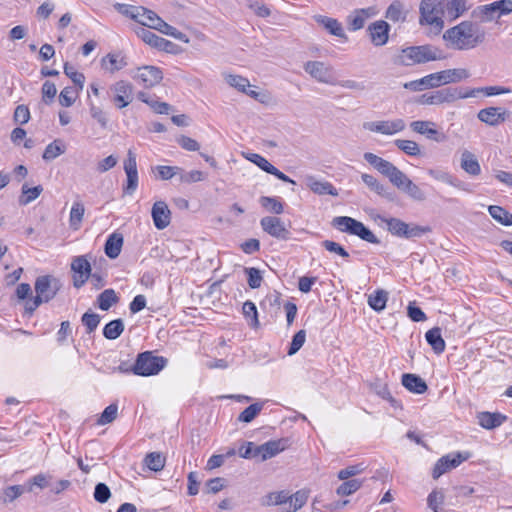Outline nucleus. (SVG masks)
Masks as SVG:
<instances>
[{"instance_id": "f257e3e1", "label": "nucleus", "mask_w": 512, "mask_h": 512, "mask_svg": "<svg viewBox=\"0 0 512 512\" xmlns=\"http://www.w3.org/2000/svg\"><path fill=\"white\" fill-rule=\"evenodd\" d=\"M363 158L380 174L388 178L393 186L405 193L409 198L418 202L426 200L424 191L393 163L371 152L364 153Z\"/></svg>"}, {"instance_id": "f03ea898", "label": "nucleus", "mask_w": 512, "mask_h": 512, "mask_svg": "<svg viewBox=\"0 0 512 512\" xmlns=\"http://www.w3.org/2000/svg\"><path fill=\"white\" fill-rule=\"evenodd\" d=\"M443 39L454 50H471L485 42L486 31L480 23L465 20L447 29Z\"/></svg>"}, {"instance_id": "7ed1b4c3", "label": "nucleus", "mask_w": 512, "mask_h": 512, "mask_svg": "<svg viewBox=\"0 0 512 512\" xmlns=\"http://www.w3.org/2000/svg\"><path fill=\"white\" fill-rule=\"evenodd\" d=\"M440 59L442 56L438 48L432 45H420L403 48L397 56L396 62L399 65L412 66Z\"/></svg>"}, {"instance_id": "20e7f679", "label": "nucleus", "mask_w": 512, "mask_h": 512, "mask_svg": "<svg viewBox=\"0 0 512 512\" xmlns=\"http://www.w3.org/2000/svg\"><path fill=\"white\" fill-rule=\"evenodd\" d=\"M332 225L341 232L358 236L360 239L372 243L379 244L380 240L375 234L366 227L362 222L348 216H338L332 220Z\"/></svg>"}, {"instance_id": "39448f33", "label": "nucleus", "mask_w": 512, "mask_h": 512, "mask_svg": "<svg viewBox=\"0 0 512 512\" xmlns=\"http://www.w3.org/2000/svg\"><path fill=\"white\" fill-rule=\"evenodd\" d=\"M167 364V359L154 355L152 351L141 352L131 366L132 373L139 376L158 374Z\"/></svg>"}, {"instance_id": "423d86ee", "label": "nucleus", "mask_w": 512, "mask_h": 512, "mask_svg": "<svg viewBox=\"0 0 512 512\" xmlns=\"http://www.w3.org/2000/svg\"><path fill=\"white\" fill-rule=\"evenodd\" d=\"M387 230L394 236L406 239L420 238L431 232L429 226H421L414 223H406L399 218L384 219Z\"/></svg>"}, {"instance_id": "0eeeda50", "label": "nucleus", "mask_w": 512, "mask_h": 512, "mask_svg": "<svg viewBox=\"0 0 512 512\" xmlns=\"http://www.w3.org/2000/svg\"><path fill=\"white\" fill-rule=\"evenodd\" d=\"M429 89L438 88L442 85L458 83L470 77V73L464 68L447 69L426 75Z\"/></svg>"}, {"instance_id": "6e6552de", "label": "nucleus", "mask_w": 512, "mask_h": 512, "mask_svg": "<svg viewBox=\"0 0 512 512\" xmlns=\"http://www.w3.org/2000/svg\"><path fill=\"white\" fill-rule=\"evenodd\" d=\"M419 10L421 25H431L439 30L444 27V21L439 15L437 0H421Z\"/></svg>"}, {"instance_id": "1a4fd4ad", "label": "nucleus", "mask_w": 512, "mask_h": 512, "mask_svg": "<svg viewBox=\"0 0 512 512\" xmlns=\"http://www.w3.org/2000/svg\"><path fill=\"white\" fill-rule=\"evenodd\" d=\"M61 287L60 280L51 275L37 277L34 284L35 292L45 298V303L51 301Z\"/></svg>"}, {"instance_id": "9d476101", "label": "nucleus", "mask_w": 512, "mask_h": 512, "mask_svg": "<svg viewBox=\"0 0 512 512\" xmlns=\"http://www.w3.org/2000/svg\"><path fill=\"white\" fill-rule=\"evenodd\" d=\"M304 70L318 82L334 85L333 68L321 61H308L304 64Z\"/></svg>"}, {"instance_id": "9b49d317", "label": "nucleus", "mask_w": 512, "mask_h": 512, "mask_svg": "<svg viewBox=\"0 0 512 512\" xmlns=\"http://www.w3.org/2000/svg\"><path fill=\"white\" fill-rule=\"evenodd\" d=\"M467 459V456H464L462 453H449L447 455L442 456L434 465L432 470L433 479L440 478L443 474L451 471L452 469L458 467L463 461Z\"/></svg>"}, {"instance_id": "f8f14e48", "label": "nucleus", "mask_w": 512, "mask_h": 512, "mask_svg": "<svg viewBox=\"0 0 512 512\" xmlns=\"http://www.w3.org/2000/svg\"><path fill=\"white\" fill-rule=\"evenodd\" d=\"M264 232L279 240L290 239V231L285 227L284 222L274 216H266L260 220Z\"/></svg>"}, {"instance_id": "ddd939ff", "label": "nucleus", "mask_w": 512, "mask_h": 512, "mask_svg": "<svg viewBox=\"0 0 512 512\" xmlns=\"http://www.w3.org/2000/svg\"><path fill=\"white\" fill-rule=\"evenodd\" d=\"M379 14L377 6H369L366 8L355 9L347 17L348 29L350 31H358L365 26L368 19Z\"/></svg>"}, {"instance_id": "4468645a", "label": "nucleus", "mask_w": 512, "mask_h": 512, "mask_svg": "<svg viewBox=\"0 0 512 512\" xmlns=\"http://www.w3.org/2000/svg\"><path fill=\"white\" fill-rule=\"evenodd\" d=\"M390 25L384 20H377L367 27L371 43L376 47L384 46L389 40Z\"/></svg>"}, {"instance_id": "2eb2a0df", "label": "nucleus", "mask_w": 512, "mask_h": 512, "mask_svg": "<svg viewBox=\"0 0 512 512\" xmlns=\"http://www.w3.org/2000/svg\"><path fill=\"white\" fill-rule=\"evenodd\" d=\"M364 128L384 135H393L405 129V122L402 119L367 122L364 124Z\"/></svg>"}, {"instance_id": "dca6fc26", "label": "nucleus", "mask_w": 512, "mask_h": 512, "mask_svg": "<svg viewBox=\"0 0 512 512\" xmlns=\"http://www.w3.org/2000/svg\"><path fill=\"white\" fill-rule=\"evenodd\" d=\"M136 33L146 44L158 50L172 52L175 47L173 42L156 35L144 27H139Z\"/></svg>"}, {"instance_id": "f3484780", "label": "nucleus", "mask_w": 512, "mask_h": 512, "mask_svg": "<svg viewBox=\"0 0 512 512\" xmlns=\"http://www.w3.org/2000/svg\"><path fill=\"white\" fill-rule=\"evenodd\" d=\"M134 78L145 88H151L160 83L163 79V73L161 69L156 66H143L138 68Z\"/></svg>"}, {"instance_id": "a211bd4d", "label": "nucleus", "mask_w": 512, "mask_h": 512, "mask_svg": "<svg viewBox=\"0 0 512 512\" xmlns=\"http://www.w3.org/2000/svg\"><path fill=\"white\" fill-rule=\"evenodd\" d=\"M111 89L115 93L114 102L119 109L125 108L132 102L133 86L131 83L120 80Z\"/></svg>"}, {"instance_id": "6ab92c4d", "label": "nucleus", "mask_w": 512, "mask_h": 512, "mask_svg": "<svg viewBox=\"0 0 512 512\" xmlns=\"http://www.w3.org/2000/svg\"><path fill=\"white\" fill-rule=\"evenodd\" d=\"M509 115V111L501 107H488L481 109L478 112L477 117L481 122L489 126H498L505 122Z\"/></svg>"}, {"instance_id": "aec40b11", "label": "nucleus", "mask_w": 512, "mask_h": 512, "mask_svg": "<svg viewBox=\"0 0 512 512\" xmlns=\"http://www.w3.org/2000/svg\"><path fill=\"white\" fill-rule=\"evenodd\" d=\"M151 216L154 226L158 230H163L170 225L171 211L164 201H157L153 204Z\"/></svg>"}, {"instance_id": "412c9836", "label": "nucleus", "mask_w": 512, "mask_h": 512, "mask_svg": "<svg viewBox=\"0 0 512 512\" xmlns=\"http://www.w3.org/2000/svg\"><path fill=\"white\" fill-rule=\"evenodd\" d=\"M411 129L421 135L426 136L429 140L441 142L445 136L435 128V123L431 121L417 120L410 124Z\"/></svg>"}, {"instance_id": "4be33fe9", "label": "nucleus", "mask_w": 512, "mask_h": 512, "mask_svg": "<svg viewBox=\"0 0 512 512\" xmlns=\"http://www.w3.org/2000/svg\"><path fill=\"white\" fill-rule=\"evenodd\" d=\"M306 186L317 195L338 196V190L328 181L319 180L314 176H306Z\"/></svg>"}, {"instance_id": "5701e85b", "label": "nucleus", "mask_w": 512, "mask_h": 512, "mask_svg": "<svg viewBox=\"0 0 512 512\" xmlns=\"http://www.w3.org/2000/svg\"><path fill=\"white\" fill-rule=\"evenodd\" d=\"M135 11L136 14L132 15L133 20L142 26L156 30V27H158L161 18L154 11L142 6H138Z\"/></svg>"}, {"instance_id": "b1692460", "label": "nucleus", "mask_w": 512, "mask_h": 512, "mask_svg": "<svg viewBox=\"0 0 512 512\" xmlns=\"http://www.w3.org/2000/svg\"><path fill=\"white\" fill-rule=\"evenodd\" d=\"M361 179L364 184L377 195L389 200H394V193L389 190L387 186L381 183L376 177L371 174L363 173Z\"/></svg>"}, {"instance_id": "393cba45", "label": "nucleus", "mask_w": 512, "mask_h": 512, "mask_svg": "<svg viewBox=\"0 0 512 512\" xmlns=\"http://www.w3.org/2000/svg\"><path fill=\"white\" fill-rule=\"evenodd\" d=\"M467 10L466 0H445L442 14L450 20H456Z\"/></svg>"}, {"instance_id": "a878e982", "label": "nucleus", "mask_w": 512, "mask_h": 512, "mask_svg": "<svg viewBox=\"0 0 512 512\" xmlns=\"http://www.w3.org/2000/svg\"><path fill=\"white\" fill-rule=\"evenodd\" d=\"M308 497L309 491L306 489L298 490L292 495L288 493L287 506L282 507L281 512H296L306 504Z\"/></svg>"}, {"instance_id": "bb28decb", "label": "nucleus", "mask_w": 512, "mask_h": 512, "mask_svg": "<svg viewBox=\"0 0 512 512\" xmlns=\"http://www.w3.org/2000/svg\"><path fill=\"white\" fill-rule=\"evenodd\" d=\"M507 417L501 413L479 412L477 414L478 424L484 429H494L499 427Z\"/></svg>"}, {"instance_id": "cd10ccee", "label": "nucleus", "mask_w": 512, "mask_h": 512, "mask_svg": "<svg viewBox=\"0 0 512 512\" xmlns=\"http://www.w3.org/2000/svg\"><path fill=\"white\" fill-rule=\"evenodd\" d=\"M433 105L451 104L458 100L455 87H446L431 92Z\"/></svg>"}, {"instance_id": "c85d7f7f", "label": "nucleus", "mask_w": 512, "mask_h": 512, "mask_svg": "<svg viewBox=\"0 0 512 512\" xmlns=\"http://www.w3.org/2000/svg\"><path fill=\"white\" fill-rule=\"evenodd\" d=\"M315 20L317 23L322 25L331 35L347 39L341 23L337 19L323 15H317L315 16Z\"/></svg>"}, {"instance_id": "c756f323", "label": "nucleus", "mask_w": 512, "mask_h": 512, "mask_svg": "<svg viewBox=\"0 0 512 512\" xmlns=\"http://www.w3.org/2000/svg\"><path fill=\"white\" fill-rule=\"evenodd\" d=\"M123 236L120 233H112L107 238L104 245V252L110 259H115L119 256L123 246Z\"/></svg>"}, {"instance_id": "7c9ffc66", "label": "nucleus", "mask_w": 512, "mask_h": 512, "mask_svg": "<svg viewBox=\"0 0 512 512\" xmlns=\"http://www.w3.org/2000/svg\"><path fill=\"white\" fill-rule=\"evenodd\" d=\"M408 15V10L405 9L404 4L399 0H394L387 8L385 17L394 22H405Z\"/></svg>"}, {"instance_id": "2f4dec72", "label": "nucleus", "mask_w": 512, "mask_h": 512, "mask_svg": "<svg viewBox=\"0 0 512 512\" xmlns=\"http://www.w3.org/2000/svg\"><path fill=\"white\" fill-rule=\"evenodd\" d=\"M288 447L287 439L270 440L261 445L264 450L263 461L274 457L278 453L284 451Z\"/></svg>"}, {"instance_id": "473e14b6", "label": "nucleus", "mask_w": 512, "mask_h": 512, "mask_svg": "<svg viewBox=\"0 0 512 512\" xmlns=\"http://www.w3.org/2000/svg\"><path fill=\"white\" fill-rule=\"evenodd\" d=\"M461 168L472 176H477L481 173V167L477 158L469 151H464L461 155Z\"/></svg>"}, {"instance_id": "72a5a7b5", "label": "nucleus", "mask_w": 512, "mask_h": 512, "mask_svg": "<svg viewBox=\"0 0 512 512\" xmlns=\"http://www.w3.org/2000/svg\"><path fill=\"white\" fill-rule=\"evenodd\" d=\"M427 343L432 347L435 353L440 354L445 350V341L441 335V329L434 327L425 334Z\"/></svg>"}, {"instance_id": "f704fd0d", "label": "nucleus", "mask_w": 512, "mask_h": 512, "mask_svg": "<svg viewBox=\"0 0 512 512\" xmlns=\"http://www.w3.org/2000/svg\"><path fill=\"white\" fill-rule=\"evenodd\" d=\"M137 97L140 101L146 103L157 114H168L171 110V106L168 103L159 102L155 97H151L145 92H139Z\"/></svg>"}, {"instance_id": "c9c22d12", "label": "nucleus", "mask_w": 512, "mask_h": 512, "mask_svg": "<svg viewBox=\"0 0 512 512\" xmlns=\"http://www.w3.org/2000/svg\"><path fill=\"white\" fill-rule=\"evenodd\" d=\"M428 174L437 181L465 190L464 183L448 172L438 169H429Z\"/></svg>"}, {"instance_id": "e433bc0d", "label": "nucleus", "mask_w": 512, "mask_h": 512, "mask_svg": "<svg viewBox=\"0 0 512 512\" xmlns=\"http://www.w3.org/2000/svg\"><path fill=\"white\" fill-rule=\"evenodd\" d=\"M472 14L482 22L492 21L494 18H498L496 3L492 2L490 4L478 6Z\"/></svg>"}, {"instance_id": "4c0bfd02", "label": "nucleus", "mask_w": 512, "mask_h": 512, "mask_svg": "<svg viewBox=\"0 0 512 512\" xmlns=\"http://www.w3.org/2000/svg\"><path fill=\"white\" fill-rule=\"evenodd\" d=\"M288 503V492L287 491H279V492H270L264 497L261 498L262 506H287Z\"/></svg>"}, {"instance_id": "58836bf2", "label": "nucleus", "mask_w": 512, "mask_h": 512, "mask_svg": "<svg viewBox=\"0 0 512 512\" xmlns=\"http://www.w3.org/2000/svg\"><path fill=\"white\" fill-rule=\"evenodd\" d=\"M124 322L122 319H114L108 322L103 328V336L108 340H115L124 331Z\"/></svg>"}, {"instance_id": "ea45409f", "label": "nucleus", "mask_w": 512, "mask_h": 512, "mask_svg": "<svg viewBox=\"0 0 512 512\" xmlns=\"http://www.w3.org/2000/svg\"><path fill=\"white\" fill-rule=\"evenodd\" d=\"M84 213H85L84 205L79 201L74 202L71 207L70 217H69V225H70L71 229L78 230L80 228L81 223L83 221Z\"/></svg>"}, {"instance_id": "a19ab883", "label": "nucleus", "mask_w": 512, "mask_h": 512, "mask_svg": "<svg viewBox=\"0 0 512 512\" xmlns=\"http://www.w3.org/2000/svg\"><path fill=\"white\" fill-rule=\"evenodd\" d=\"M118 301L119 298L113 289H105L97 297L98 306L103 311L109 310Z\"/></svg>"}, {"instance_id": "79ce46f5", "label": "nucleus", "mask_w": 512, "mask_h": 512, "mask_svg": "<svg viewBox=\"0 0 512 512\" xmlns=\"http://www.w3.org/2000/svg\"><path fill=\"white\" fill-rule=\"evenodd\" d=\"M491 217L504 226L512 225V214L501 206L491 205L488 208Z\"/></svg>"}, {"instance_id": "37998d69", "label": "nucleus", "mask_w": 512, "mask_h": 512, "mask_svg": "<svg viewBox=\"0 0 512 512\" xmlns=\"http://www.w3.org/2000/svg\"><path fill=\"white\" fill-rule=\"evenodd\" d=\"M65 150L66 147L62 140L56 139L46 146L42 157L45 161H52L61 154L65 153Z\"/></svg>"}, {"instance_id": "c03bdc74", "label": "nucleus", "mask_w": 512, "mask_h": 512, "mask_svg": "<svg viewBox=\"0 0 512 512\" xmlns=\"http://www.w3.org/2000/svg\"><path fill=\"white\" fill-rule=\"evenodd\" d=\"M102 65L105 67V69L111 73H114L115 71L125 67L127 62L124 57L110 53L102 59Z\"/></svg>"}, {"instance_id": "a18cd8bd", "label": "nucleus", "mask_w": 512, "mask_h": 512, "mask_svg": "<svg viewBox=\"0 0 512 512\" xmlns=\"http://www.w3.org/2000/svg\"><path fill=\"white\" fill-rule=\"evenodd\" d=\"M388 301V292L382 289L377 290L374 294L368 297L369 306L377 312L385 309Z\"/></svg>"}, {"instance_id": "49530a36", "label": "nucleus", "mask_w": 512, "mask_h": 512, "mask_svg": "<svg viewBox=\"0 0 512 512\" xmlns=\"http://www.w3.org/2000/svg\"><path fill=\"white\" fill-rule=\"evenodd\" d=\"M363 484L362 480L359 479H347L338 486L336 494L338 496H349L358 491Z\"/></svg>"}, {"instance_id": "de8ad7c7", "label": "nucleus", "mask_w": 512, "mask_h": 512, "mask_svg": "<svg viewBox=\"0 0 512 512\" xmlns=\"http://www.w3.org/2000/svg\"><path fill=\"white\" fill-rule=\"evenodd\" d=\"M147 467L155 472L161 471L165 466V457L159 452H151L145 457Z\"/></svg>"}, {"instance_id": "09e8293b", "label": "nucleus", "mask_w": 512, "mask_h": 512, "mask_svg": "<svg viewBox=\"0 0 512 512\" xmlns=\"http://www.w3.org/2000/svg\"><path fill=\"white\" fill-rule=\"evenodd\" d=\"M43 191V188L41 185H37L35 187H28L27 184H24L22 186V196L19 199V203L21 205H27L30 202L34 201L36 198L39 197L41 192Z\"/></svg>"}, {"instance_id": "8fccbe9b", "label": "nucleus", "mask_w": 512, "mask_h": 512, "mask_svg": "<svg viewBox=\"0 0 512 512\" xmlns=\"http://www.w3.org/2000/svg\"><path fill=\"white\" fill-rule=\"evenodd\" d=\"M242 311L245 318L249 321L250 326L257 328L259 326V320L256 305L252 301L248 300L244 302Z\"/></svg>"}, {"instance_id": "3c124183", "label": "nucleus", "mask_w": 512, "mask_h": 512, "mask_svg": "<svg viewBox=\"0 0 512 512\" xmlns=\"http://www.w3.org/2000/svg\"><path fill=\"white\" fill-rule=\"evenodd\" d=\"M71 270L75 274L91 275V265L86 256H77L72 260Z\"/></svg>"}, {"instance_id": "603ef678", "label": "nucleus", "mask_w": 512, "mask_h": 512, "mask_svg": "<svg viewBox=\"0 0 512 512\" xmlns=\"http://www.w3.org/2000/svg\"><path fill=\"white\" fill-rule=\"evenodd\" d=\"M259 202L262 205V207H264L266 210H268L272 213H275V214L283 213V210H284L283 204L276 197L262 196L259 199Z\"/></svg>"}, {"instance_id": "864d4df0", "label": "nucleus", "mask_w": 512, "mask_h": 512, "mask_svg": "<svg viewBox=\"0 0 512 512\" xmlns=\"http://www.w3.org/2000/svg\"><path fill=\"white\" fill-rule=\"evenodd\" d=\"M224 79L227 84L240 92H246V88L251 87L249 80L240 75L227 74Z\"/></svg>"}, {"instance_id": "5fc2aeb1", "label": "nucleus", "mask_w": 512, "mask_h": 512, "mask_svg": "<svg viewBox=\"0 0 512 512\" xmlns=\"http://www.w3.org/2000/svg\"><path fill=\"white\" fill-rule=\"evenodd\" d=\"M263 403H254L245 408L238 416V421L250 423L262 410Z\"/></svg>"}, {"instance_id": "6e6d98bb", "label": "nucleus", "mask_w": 512, "mask_h": 512, "mask_svg": "<svg viewBox=\"0 0 512 512\" xmlns=\"http://www.w3.org/2000/svg\"><path fill=\"white\" fill-rule=\"evenodd\" d=\"M394 143L398 149H400L401 151H403L405 154H407L409 156L420 155L419 145L415 141L397 139V140H395Z\"/></svg>"}, {"instance_id": "4d7b16f0", "label": "nucleus", "mask_w": 512, "mask_h": 512, "mask_svg": "<svg viewBox=\"0 0 512 512\" xmlns=\"http://www.w3.org/2000/svg\"><path fill=\"white\" fill-rule=\"evenodd\" d=\"M64 73L78 87V90L83 89L85 82V76L83 73L76 71L74 67L68 62L64 64Z\"/></svg>"}, {"instance_id": "13d9d810", "label": "nucleus", "mask_w": 512, "mask_h": 512, "mask_svg": "<svg viewBox=\"0 0 512 512\" xmlns=\"http://www.w3.org/2000/svg\"><path fill=\"white\" fill-rule=\"evenodd\" d=\"M156 30L161 32L162 34L171 36L175 39L182 40L187 42L186 35L182 33L181 31L177 30L175 27L169 25L166 23L163 19L160 20V23L158 24V27H156Z\"/></svg>"}, {"instance_id": "bf43d9fd", "label": "nucleus", "mask_w": 512, "mask_h": 512, "mask_svg": "<svg viewBox=\"0 0 512 512\" xmlns=\"http://www.w3.org/2000/svg\"><path fill=\"white\" fill-rule=\"evenodd\" d=\"M205 179V174L199 170H191L189 172H185L182 169V172H179V180L181 183L191 184L203 181Z\"/></svg>"}, {"instance_id": "052dcab7", "label": "nucleus", "mask_w": 512, "mask_h": 512, "mask_svg": "<svg viewBox=\"0 0 512 512\" xmlns=\"http://www.w3.org/2000/svg\"><path fill=\"white\" fill-rule=\"evenodd\" d=\"M78 91L72 87H65L59 95V103L63 107H70L77 98Z\"/></svg>"}, {"instance_id": "680f3d73", "label": "nucleus", "mask_w": 512, "mask_h": 512, "mask_svg": "<svg viewBox=\"0 0 512 512\" xmlns=\"http://www.w3.org/2000/svg\"><path fill=\"white\" fill-rule=\"evenodd\" d=\"M117 413H118V406L114 403L110 404L101 413L99 419L97 420V423L99 425L109 424L116 419Z\"/></svg>"}, {"instance_id": "e2e57ef3", "label": "nucleus", "mask_w": 512, "mask_h": 512, "mask_svg": "<svg viewBox=\"0 0 512 512\" xmlns=\"http://www.w3.org/2000/svg\"><path fill=\"white\" fill-rule=\"evenodd\" d=\"M245 273L248 276V285L252 289H257L261 286L263 276L261 271L255 267L245 268Z\"/></svg>"}, {"instance_id": "0e129e2a", "label": "nucleus", "mask_w": 512, "mask_h": 512, "mask_svg": "<svg viewBox=\"0 0 512 512\" xmlns=\"http://www.w3.org/2000/svg\"><path fill=\"white\" fill-rule=\"evenodd\" d=\"M81 321L86 327L87 333H92L100 323V316L96 313L86 312L82 315Z\"/></svg>"}, {"instance_id": "69168bd1", "label": "nucleus", "mask_w": 512, "mask_h": 512, "mask_svg": "<svg viewBox=\"0 0 512 512\" xmlns=\"http://www.w3.org/2000/svg\"><path fill=\"white\" fill-rule=\"evenodd\" d=\"M89 111L91 117L99 123L101 128L106 129L108 127L109 119L106 113L100 107L94 104H90Z\"/></svg>"}, {"instance_id": "338daca9", "label": "nucleus", "mask_w": 512, "mask_h": 512, "mask_svg": "<svg viewBox=\"0 0 512 512\" xmlns=\"http://www.w3.org/2000/svg\"><path fill=\"white\" fill-rule=\"evenodd\" d=\"M306 340V332L305 330H299L292 338V341L290 343V347L288 350V355H294L296 354L301 347L304 345Z\"/></svg>"}, {"instance_id": "774afa93", "label": "nucleus", "mask_w": 512, "mask_h": 512, "mask_svg": "<svg viewBox=\"0 0 512 512\" xmlns=\"http://www.w3.org/2000/svg\"><path fill=\"white\" fill-rule=\"evenodd\" d=\"M94 499L99 503H106L111 497V491L105 483H98L94 489Z\"/></svg>"}]
</instances>
